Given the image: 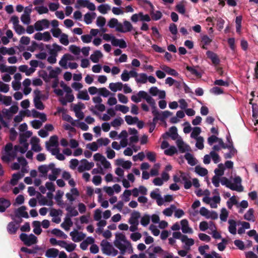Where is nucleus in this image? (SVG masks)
<instances>
[{
  "label": "nucleus",
  "instance_id": "55",
  "mask_svg": "<svg viewBox=\"0 0 258 258\" xmlns=\"http://www.w3.org/2000/svg\"><path fill=\"white\" fill-rule=\"evenodd\" d=\"M98 221L97 225L98 228L96 230V232L98 233H101L102 232L103 227H104L107 224L106 221L105 220H99Z\"/></svg>",
  "mask_w": 258,
  "mask_h": 258
},
{
  "label": "nucleus",
  "instance_id": "22",
  "mask_svg": "<svg viewBox=\"0 0 258 258\" xmlns=\"http://www.w3.org/2000/svg\"><path fill=\"white\" fill-rule=\"evenodd\" d=\"M13 114H0V121L4 126L8 127L12 120Z\"/></svg>",
  "mask_w": 258,
  "mask_h": 258
},
{
  "label": "nucleus",
  "instance_id": "18",
  "mask_svg": "<svg viewBox=\"0 0 258 258\" xmlns=\"http://www.w3.org/2000/svg\"><path fill=\"white\" fill-rule=\"evenodd\" d=\"M53 163L49 164L48 165H43L38 167V171L40 173L39 176L47 178V173L50 171L52 168Z\"/></svg>",
  "mask_w": 258,
  "mask_h": 258
},
{
  "label": "nucleus",
  "instance_id": "20",
  "mask_svg": "<svg viewBox=\"0 0 258 258\" xmlns=\"http://www.w3.org/2000/svg\"><path fill=\"white\" fill-rule=\"evenodd\" d=\"M70 236L72 237V240L76 242L83 240L86 237V235L85 234L78 231H72L70 233Z\"/></svg>",
  "mask_w": 258,
  "mask_h": 258
},
{
  "label": "nucleus",
  "instance_id": "57",
  "mask_svg": "<svg viewBox=\"0 0 258 258\" xmlns=\"http://www.w3.org/2000/svg\"><path fill=\"white\" fill-rule=\"evenodd\" d=\"M51 233L55 236L63 239H66L68 237L67 235L63 232L58 229H53Z\"/></svg>",
  "mask_w": 258,
  "mask_h": 258
},
{
  "label": "nucleus",
  "instance_id": "12",
  "mask_svg": "<svg viewBox=\"0 0 258 258\" xmlns=\"http://www.w3.org/2000/svg\"><path fill=\"white\" fill-rule=\"evenodd\" d=\"M58 138L56 136L51 137L49 142L46 143V148L51 153L53 150L58 149Z\"/></svg>",
  "mask_w": 258,
  "mask_h": 258
},
{
  "label": "nucleus",
  "instance_id": "27",
  "mask_svg": "<svg viewBox=\"0 0 258 258\" xmlns=\"http://www.w3.org/2000/svg\"><path fill=\"white\" fill-rule=\"evenodd\" d=\"M140 217V213L139 212L135 211L132 213L130 218L128 220V223L130 225H139V219Z\"/></svg>",
  "mask_w": 258,
  "mask_h": 258
},
{
  "label": "nucleus",
  "instance_id": "21",
  "mask_svg": "<svg viewBox=\"0 0 258 258\" xmlns=\"http://www.w3.org/2000/svg\"><path fill=\"white\" fill-rule=\"evenodd\" d=\"M15 217L18 218H28V215L27 212L26 211L25 207L22 206L18 209L16 210L15 211V216H12V218L14 220Z\"/></svg>",
  "mask_w": 258,
  "mask_h": 258
},
{
  "label": "nucleus",
  "instance_id": "47",
  "mask_svg": "<svg viewBox=\"0 0 258 258\" xmlns=\"http://www.w3.org/2000/svg\"><path fill=\"white\" fill-rule=\"evenodd\" d=\"M123 31L121 33H125L130 32L133 29V26L132 24L127 20H124L123 22Z\"/></svg>",
  "mask_w": 258,
  "mask_h": 258
},
{
  "label": "nucleus",
  "instance_id": "56",
  "mask_svg": "<svg viewBox=\"0 0 258 258\" xmlns=\"http://www.w3.org/2000/svg\"><path fill=\"white\" fill-rule=\"evenodd\" d=\"M45 186L49 192L47 193V196L51 198L52 196V192L55 190L54 185L53 183L50 182H47L45 183Z\"/></svg>",
  "mask_w": 258,
  "mask_h": 258
},
{
  "label": "nucleus",
  "instance_id": "43",
  "mask_svg": "<svg viewBox=\"0 0 258 258\" xmlns=\"http://www.w3.org/2000/svg\"><path fill=\"white\" fill-rule=\"evenodd\" d=\"M66 210L68 212L69 215L71 217H75L79 214L75 207L72 205H68L66 207Z\"/></svg>",
  "mask_w": 258,
  "mask_h": 258
},
{
  "label": "nucleus",
  "instance_id": "44",
  "mask_svg": "<svg viewBox=\"0 0 258 258\" xmlns=\"http://www.w3.org/2000/svg\"><path fill=\"white\" fill-rule=\"evenodd\" d=\"M50 56L47 58V61L51 64L55 63L56 62V57L57 56V53L54 49H51L49 51Z\"/></svg>",
  "mask_w": 258,
  "mask_h": 258
},
{
  "label": "nucleus",
  "instance_id": "16",
  "mask_svg": "<svg viewBox=\"0 0 258 258\" xmlns=\"http://www.w3.org/2000/svg\"><path fill=\"white\" fill-rule=\"evenodd\" d=\"M49 24V21L47 19H43L35 22L34 28L37 31H42L44 28H48Z\"/></svg>",
  "mask_w": 258,
  "mask_h": 258
},
{
  "label": "nucleus",
  "instance_id": "53",
  "mask_svg": "<svg viewBox=\"0 0 258 258\" xmlns=\"http://www.w3.org/2000/svg\"><path fill=\"white\" fill-rule=\"evenodd\" d=\"M34 229H33V232L35 234L37 235H39L41 232L42 230L41 229V223L39 221H34L33 223Z\"/></svg>",
  "mask_w": 258,
  "mask_h": 258
},
{
  "label": "nucleus",
  "instance_id": "63",
  "mask_svg": "<svg viewBox=\"0 0 258 258\" xmlns=\"http://www.w3.org/2000/svg\"><path fill=\"white\" fill-rule=\"evenodd\" d=\"M177 152V149L174 146H170L164 150V154L168 156H172Z\"/></svg>",
  "mask_w": 258,
  "mask_h": 258
},
{
  "label": "nucleus",
  "instance_id": "48",
  "mask_svg": "<svg viewBox=\"0 0 258 258\" xmlns=\"http://www.w3.org/2000/svg\"><path fill=\"white\" fill-rule=\"evenodd\" d=\"M201 133V128L200 127H195L192 128L190 137L194 139L200 137V134Z\"/></svg>",
  "mask_w": 258,
  "mask_h": 258
},
{
  "label": "nucleus",
  "instance_id": "19",
  "mask_svg": "<svg viewBox=\"0 0 258 258\" xmlns=\"http://www.w3.org/2000/svg\"><path fill=\"white\" fill-rule=\"evenodd\" d=\"M40 139L36 137H33L31 138L30 144L31 145V149L34 152H38L41 151L42 148L40 144Z\"/></svg>",
  "mask_w": 258,
  "mask_h": 258
},
{
  "label": "nucleus",
  "instance_id": "33",
  "mask_svg": "<svg viewBox=\"0 0 258 258\" xmlns=\"http://www.w3.org/2000/svg\"><path fill=\"white\" fill-rule=\"evenodd\" d=\"M24 173L21 172H17L16 173L13 174L10 182L11 185L12 186L17 185L18 181L24 176Z\"/></svg>",
  "mask_w": 258,
  "mask_h": 258
},
{
  "label": "nucleus",
  "instance_id": "30",
  "mask_svg": "<svg viewBox=\"0 0 258 258\" xmlns=\"http://www.w3.org/2000/svg\"><path fill=\"white\" fill-rule=\"evenodd\" d=\"M207 57L210 59L212 63L215 66L218 65L220 63V59L218 55L212 51L208 50L206 52Z\"/></svg>",
  "mask_w": 258,
  "mask_h": 258
},
{
  "label": "nucleus",
  "instance_id": "58",
  "mask_svg": "<svg viewBox=\"0 0 258 258\" xmlns=\"http://www.w3.org/2000/svg\"><path fill=\"white\" fill-rule=\"evenodd\" d=\"M218 166V168L215 169L214 172L216 174L215 176L218 177L222 176L224 174V166L222 163L219 164Z\"/></svg>",
  "mask_w": 258,
  "mask_h": 258
},
{
  "label": "nucleus",
  "instance_id": "9",
  "mask_svg": "<svg viewBox=\"0 0 258 258\" xmlns=\"http://www.w3.org/2000/svg\"><path fill=\"white\" fill-rule=\"evenodd\" d=\"M18 162L14 163L12 165L13 170H18L21 168V173H25L28 171L27 169V162L23 157L18 158Z\"/></svg>",
  "mask_w": 258,
  "mask_h": 258
},
{
  "label": "nucleus",
  "instance_id": "36",
  "mask_svg": "<svg viewBox=\"0 0 258 258\" xmlns=\"http://www.w3.org/2000/svg\"><path fill=\"white\" fill-rule=\"evenodd\" d=\"M51 174H49L48 177L50 180L55 181L57 178V176L59 173V169L54 167V165L53 164L52 168L50 170Z\"/></svg>",
  "mask_w": 258,
  "mask_h": 258
},
{
  "label": "nucleus",
  "instance_id": "14",
  "mask_svg": "<svg viewBox=\"0 0 258 258\" xmlns=\"http://www.w3.org/2000/svg\"><path fill=\"white\" fill-rule=\"evenodd\" d=\"M35 95L34 98V103L35 107L39 110H43L44 108V106L41 101V92L38 90H35L34 91Z\"/></svg>",
  "mask_w": 258,
  "mask_h": 258
},
{
  "label": "nucleus",
  "instance_id": "2",
  "mask_svg": "<svg viewBox=\"0 0 258 258\" xmlns=\"http://www.w3.org/2000/svg\"><path fill=\"white\" fill-rule=\"evenodd\" d=\"M114 244L122 254L126 253L130 254L133 252L131 243L127 240L125 235L122 233L118 232L115 234Z\"/></svg>",
  "mask_w": 258,
  "mask_h": 258
},
{
  "label": "nucleus",
  "instance_id": "31",
  "mask_svg": "<svg viewBox=\"0 0 258 258\" xmlns=\"http://www.w3.org/2000/svg\"><path fill=\"white\" fill-rule=\"evenodd\" d=\"M111 44L114 46H119L121 48H125L127 47L126 43L123 39H119L115 37H113Z\"/></svg>",
  "mask_w": 258,
  "mask_h": 258
},
{
  "label": "nucleus",
  "instance_id": "37",
  "mask_svg": "<svg viewBox=\"0 0 258 258\" xmlns=\"http://www.w3.org/2000/svg\"><path fill=\"white\" fill-rule=\"evenodd\" d=\"M11 205L10 201L3 198H0V212H4Z\"/></svg>",
  "mask_w": 258,
  "mask_h": 258
},
{
  "label": "nucleus",
  "instance_id": "23",
  "mask_svg": "<svg viewBox=\"0 0 258 258\" xmlns=\"http://www.w3.org/2000/svg\"><path fill=\"white\" fill-rule=\"evenodd\" d=\"M176 145L181 153H184L190 150V147L186 144L181 138H178L176 140Z\"/></svg>",
  "mask_w": 258,
  "mask_h": 258
},
{
  "label": "nucleus",
  "instance_id": "5",
  "mask_svg": "<svg viewBox=\"0 0 258 258\" xmlns=\"http://www.w3.org/2000/svg\"><path fill=\"white\" fill-rule=\"evenodd\" d=\"M140 96L142 97L143 99H144L146 100L147 102L150 104V106L152 108V113H160L158 111L157 107L156 106V102L155 100L151 97L150 95L148 94L147 92L144 91H139ZM160 113H171L169 111H161Z\"/></svg>",
  "mask_w": 258,
  "mask_h": 258
},
{
  "label": "nucleus",
  "instance_id": "26",
  "mask_svg": "<svg viewBox=\"0 0 258 258\" xmlns=\"http://www.w3.org/2000/svg\"><path fill=\"white\" fill-rule=\"evenodd\" d=\"M181 229L183 233L192 234L193 230L189 226L188 221L186 219H183L180 221Z\"/></svg>",
  "mask_w": 258,
  "mask_h": 258
},
{
  "label": "nucleus",
  "instance_id": "64",
  "mask_svg": "<svg viewBox=\"0 0 258 258\" xmlns=\"http://www.w3.org/2000/svg\"><path fill=\"white\" fill-rule=\"evenodd\" d=\"M73 223L70 219L65 220V221L61 223V226L66 231H69L70 227L72 226Z\"/></svg>",
  "mask_w": 258,
  "mask_h": 258
},
{
  "label": "nucleus",
  "instance_id": "28",
  "mask_svg": "<svg viewBox=\"0 0 258 258\" xmlns=\"http://www.w3.org/2000/svg\"><path fill=\"white\" fill-rule=\"evenodd\" d=\"M21 222V219H20L18 222H11L7 226V230L10 234H15L19 227V224Z\"/></svg>",
  "mask_w": 258,
  "mask_h": 258
},
{
  "label": "nucleus",
  "instance_id": "40",
  "mask_svg": "<svg viewBox=\"0 0 258 258\" xmlns=\"http://www.w3.org/2000/svg\"><path fill=\"white\" fill-rule=\"evenodd\" d=\"M103 56L101 52L99 50H96L94 53L90 56V59L94 63H97L99 61V58Z\"/></svg>",
  "mask_w": 258,
  "mask_h": 258
},
{
  "label": "nucleus",
  "instance_id": "3",
  "mask_svg": "<svg viewBox=\"0 0 258 258\" xmlns=\"http://www.w3.org/2000/svg\"><path fill=\"white\" fill-rule=\"evenodd\" d=\"M93 159L96 162V166L99 167L104 174L111 168L110 162L102 154L100 153L95 154L93 156Z\"/></svg>",
  "mask_w": 258,
  "mask_h": 258
},
{
  "label": "nucleus",
  "instance_id": "54",
  "mask_svg": "<svg viewBox=\"0 0 258 258\" xmlns=\"http://www.w3.org/2000/svg\"><path fill=\"white\" fill-rule=\"evenodd\" d=\"M176 207L174 205H171L169 207L166 208L163 211V213L166 216H171L174 210H175Z\"/></svg>",
  "mask_w": 258,
  "mask_h": 258
},
{
  "label": "nucleus",
  "instance_id": "8",
  "mask_svg": "<svg viewBox=\"0 0 258 258\" xmlns=\"http://www.w3.org/2000/svg\"><path fill=\"white\" fill-rule=\"evenodd\" d=\"M203 201L205 204L209 205L211 208L216 209L220 203L221 198L219 195H215L213 197H204Z\"/></svg>",
  "mask_w": 258,
  "mask_h": 258
},
{
  "label": "nucleus",
  "instance_id": "17",
  "mask_svg": "<svg viewBox=\"0 0 258 258\" xmlns=\"http://www.w3.org/2000/svg\"><path fill=\"white\" fill-rule=\"evenodd\" d=\"M107 25L111 28L116 27V31L118 32L123 31L122 24L118 22V20L116 18H111L108 22Z\"/></svg>",
  "mask_w": 258,
  "mask_h": 258
},
{
  "label": "nucleus",
  "instance_id": "34",
  "mask_svg": "<svg viewBox=\"0 0 258 258\" xmlns=\"http://www.w3.org/2000/svg\"><path fill=\"white\" fill-rule=\"evenodd\" d=\"M94 243V239L92 237H88L85 240L83 241L80 244V248L82 250H86L89 244Z\"/></svg>",
  "mask_w": 258,
  "mask_h": 258
},
{
  "label": "nucleus",
  "instance_id": "52",
  "mask_svg": "<svg viewBox=\"0 0 258 258\" xmlns=\"http://www.w3.org/2000/svg\"><path fill=\"white\" fill-rule=\"evenodd\" d=\"M77 98L79 99L87 101L90 99V97L86 90L80 91L77 94Z\"/></svg>",
  "mask_w": 258,
  "mask_h": 258
},
{
  "label": "nucleus",
  "instance_id": "46",
  "mask_svg": "<svg viewBox=\"0 0 258 258\" xmlns=\"http://www.w3.org/2000/svg\"><path fill=\"white\" fill-rule=\"evenodd\" d=\"M229 224L228 230L230 233L235 234L236 233V222L234 220L230 219L228 221Z\"/></svg>",
  "mask_w": 258,
  "mask_h": 258
},
{
  "label": "nucleus",
  "instance_id": "45",
  "mask_svg": "<svg viewBox=\"0 0 258 258\" xmlns=\"http://www.w3.org/2000/svg\"><path fill=\"white\" fill-rule=\"evenodd\" d=\"M185 159L187 160V163L191 165H195L197 163L196 159L194 158V156L190 153H186L184 155Z\"/></svg>",
  "mask_w": 258,
  "mask_h": 258
},
{
  "label": "nucleus",
  "instance_id": "29",
  "mask_svg": "<svg viewBox=\"0 0 258 258\" xmlns=\"http://www.w3.org/2000/svg\"><path fill=\"white\" fill-rule=\"evenodd\" d=\"M181 241L185 244L184 248L186 249H189L190 246L195 243V241L192 238H189L185 235H182Z\"/></svg>",
  "mask_w": 258,
  "mask_h": 258
},
{
  "label": "nucleus",
  "instance_id": "51",
  "mask_svg": "<svg viewBox=\"0 0 258 258\" xmlns=\"http://www.w3.org/2000/svg\"><path fill=\"white\" fill-rule=\"evenodd\" d=\"M96 14L95 13H87L84 15V21L87 24H91L92 22V19L95 18Z\"/></svg>",
  "mask_w": 258,
  "mask_h": 258
},
{
  "label": "nucleus",
  "instance_id": "59",
  "mask_svg": "<svg viewBox=\"0 0 258 258\" xmlns=\"http://www.w3.org/2000/svg\"><path fill=\"white\" fill-rule=\"evenodd\" d=\"M195 171L197 174L202 176H204L208 173V170L206 168L199 166L196 167Z\"/></svg>",
  "mask_w": 258,
  "mask_h": 258
},
{
  "label": "nucleus",
  "instance_id": "32",
  "mask_svg": "<svg viewBox=\"0 0 258 258\" xmlns=\"http://www.w3.org/2000/svg\"><path fill=\"white\" fill-rule=\"evenodd\" d=\"M60 211L56 209H52L50 212V216L52 217V222L55 223H59L61 221V219L59 215L60 214Z\"/></svg>",
  "mask_w": 258,
  "mask_h": 258
},
{
  "label": "nucleus",
  "instance_id": "41",
  "mask_svg": "<svg viewBox=\"0 0 258 258\" xmlns=\"http://www.w3.org/2000/svg\"><path fill=\"white\" fill-rule=\"evenodd\" d=\"M123 87V84L121 82H117L116 83H111L109 85L110 89L113 92H116L117 90H121Z\"/></svg>",
  "mask_w": 258,
  "mask_h": 258
},
{
  "label": "nucleus",
  "instance_id": "24",
  "mask_svg": "<svg viewBox=\"0 0 258 258\" xmlns=\"http://www.w3.org/2000/svg\"><path fill=\"white\" fill-rule=\"evenodd\" d=\"M58 245L64 248L68 252H72L76 247V244L72 242H67L66 241H60Z\"/></svg>",
  "mask_w": 258,
  "mask_h": 258
},
{
  "label": "nucleus",
  "instance_id": "4",
  "mask_svg": "<svg viewBox=\"0 0 258 258\" xmlns=\"http://www.w3.org/2000/svg\"><path fill=\"white\" fill-rule=\"evenodd\" d=\"M173 180L175 182H180L184 184L185 189H189L192 186L190 177L189 175L185 172H179L173 176Z\"/></svg>",
  "mask_w": 258,
  "mask_h": 258
},
{
  "label": "nucleus",
  "instance_id": "15",
  "mask_svg": "<svg viewBox=\"0 0 258 258\" xmlns=\"http://www.w3.org/2000/svg\"><path fill=\"white\" fill-rule=\"evenodd\" d=\"M94 166L93 162H89L86 159L81 161L80 164L78 167L79 172H82L85 170H89Z\"/></svg>",
  "mask_w": 258,
  "mask_h": 258
},
{
  "label": "nucleus",
  "instance_id": "62",
  "mask_svg": "<svg viewBox=\"0 0 258 258\" xmlns=\"http://www.w3.org/2000/svg\"><path fill=\"white\" fill-rule=\"evenodd\" d=\"M139 77L136 79V81L137 83L145 84L147 82L148 79L147 75L145 73L140 74L139 75Z\"/></svg>",
  "mask_w": 258,
  "mask_h": 258
},
{
  "label": "nucleus",
  "instance_id": "11",
  "mask_svg": "<svg viewBox=\"0 0 258 258\" xmlns=\"http://www.w3.org/2000/svg\"><path fill=\"white\" fill-rule=\"evenodd\" d=\"M242 179L239 176H235L231 181V186L230 189L238 192L243 191V187L241 184Z\"/></svg>",
  "mask_w": 258,
  "mask_h": 258
},
{
  "label": "nucleus",
  "instance_id": "10",
  "mask_svg": "<svg viewBox=\"0 0 258 258\" xmlns=\"http://www.w3.org/2000/svg\"><path fill=\"white\" fill-rule=\"evenodd\" d=\"M199 213L207 219L216 220L218 218V215L216 212L210 211L204 207L201 208Z\"/></svg>",
  "mask_w": 258,
  "mask_h": 258
},
{
  "label": "nucleus",
  "instance_id": "13",
  "mask_svg": "<svg viewBox=\"0 0 258 258\" xmlns=\"http://www.w3.org/2000/svg\"><path fill=\"white\" fill-rule=\"evenodd\" d=\"M33 117H39L41 120H34L31 121L32 126L35 128H39L42 125V122L46 120L45 114H31Z\"/></svg>",
  "mask_w": 258,
  "mask_h": 258
},
{
  "label": "nucleus",
  "instance_id": "42",
  "mask_svg": "<svg viewBox=\"0 0 258 258\" xmlns=\"http://www.w3.org/2000/svg\"><path fill=\"white\" fill-rule=\"evenodd\" d=\"M238 204V201L236 196H232L227 201L226 205L228 209H231L234 205H237Z\"/></svg>",
  "mask_w": 258,
  "mask_h": 258
},
{
  "label": "nucleus",
  "instance_id": "60",
  "mask_svg": "<svg viewBox=\"0 0 258 258\" xmlns=\"http://www.w3.org/2000/svg\"><path fill=\"white\" fill-rule=\"evenodd\" d=\"M125 120L128 124H134L138 122V118L137 117H133L131 115H126L125 117Z\"/></svg>",
  "mask_w": 258,
  "mask_h": 258
},
{
  "label": "nucleus",
  "instance_id": "39",
  "mask_svg": "<svg viewBox=\"0 0 258 258\" xmlns=\"http://www.w3.org/2000/svg\"><path fill=\"white\" fill-rule=\"evenodd\" d=\"M59 251L55 248L48 249L45 252V256L49 258H55L58 255Z\"/></svg>",
  "mask_w": 258,
  "mask_h": 258
},
{
  "label": "nucleus",
  "instance_id": "35",
  "mask_svg": "<svg viewBox=\"0 0 258 258\" xmlns=\"http://www.w3.org/2000/svg\"><path fill=\"white\" fill-rule=\"evenodd\" d=\"M228 146H229L230 147H226V149H228L229 152L224 154V156L225 159L232 158V157L235 155L237 153V150L234 148L233 145L231 143L228 144Z\"/></svg>",
  "mask_w": 258,
  "mask_h": 258
},
{
  "label": "nucleus",
  "instance_id": "49",
  "mask_svg": "<svg viewBox=\"0 0 258 258\" xmlns=\"http://www.w3.org/2000/svg\"><path fill=\"white\" fill-rule=\"evenodd\" d=\"M74 125L80 128L83 131H87L89 128L88 125L84 122L80 121L78 120H76L75 122H73Z\"/></svg>",
  "mask_w": 258,
  "mask_h": 258
},
{
  "label": "nucleus",
  "instance_id": "7",
  "mask_svg": "<svg viewBox=\"0 0 258 258\" xmlns=\"http://www.w3.org/2000/svg\"><path fill=\"white\" fill-rule=\"evenodd\" d=\"M20 239L27 246H31L37 242V238L34 234L28 235L25 233H21L20 236Z\"/></svg>",
  "mask_w": 258,
  "mask_h": 258
},
{
  "label": "nucleus",
  "instance_id": "50",
  "mask_svg": "<svg viewBox=\"0 0 258 258\" xmlns=\"http://www.w3.org/2000/svg\"><path fill=\"white\" fill-rule=\"evenodd\" d=\"M60 72L61 69L58 67H56L54 70H51L49 72V78H58V75L60 73Z\"/></svg>",
  "mask_w": 258,
  "mask_h": 258
},
{
  "label": "nucleus",
  "instance_id": "61",
  "mask_svg": "<svg viewBox=\"0 0 258 258\" xmlns=\"http://www.w3.org/2000/svg\"><path fill=\"white\" fill-rule=\"evenodd\" d=\"M253 210L249 209L244 215V219L248 221H254Z\"/></svg>",
  "mask_w": 258,
  "mask_h": 258
},
{
  "label": "nucleus",
  "instance_id": "25",
  "mask_svg": "<svg viewBox=\"0 0 258 258\" xmlns=\"http://www.w3.org/2000/svg\"><path fill=\"white\" fill-rule=\"evenodd\" d=\"M66 196L70 202H73L79 196V192L76 188H72L70 192L66 194Z\"/></svg>",
  "mask_w": 258,
  "mask_h": 258
},
{
  "label": "nucleus",
  "instance_id": "38",
  "mask_svg": "<svg viewBox=\"0 0 258 258\" xmlns=\"http://www.w3.org/2000/svg\"><path fill=\"white\" fill-rule=\"evenodd\" d=\"M71 106L73 108L72 111L75 113H83L81 110L85 108L84 104L82 102H79L76 104H72Z\"/></svg>",
  "mask_w": 258,
  "mask_h": 258
},
{
  "label": "nucleus",
  "instance_id": "6",
  "mask_svg": "<svg viewBox=\"0 0 258 258\" xmlns=\"http://www.w3.org/2000/svg\"><path fill=\"white\" fill-rule=\"evenodd\" d=\"M102 250L103 252L108 255L116 256L118 254V251L107 241H102L101 242Z\"/></svg>",
  "mask_w": 258,
  "mask_h": 258
},
{
  "label": "nucleus",
  "instance_id": "1",
  "mask_svg": "<svg viewBox=\"0 0 258 258\" xmlns=\"http://www.w3.org/2000/svg\"><path fill=\"white\" fill-rule=\"evenodd\" d=\"M27 129V125L25 123L19 126V130L20 132H22L20 134L19 136L20 145H16L13 148L12 143L7 144L1 156L4 162H9L14 159L17 153L20 152L23 154L27 151L29 144L27 142V139L32 136V133L31 131H26Z\"/></svg>",
  "mask_w": 258,
  "mask_h": 258
}]
</instances>
